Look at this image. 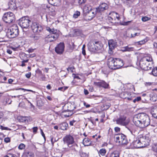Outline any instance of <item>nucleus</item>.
<instances>
[{
    "mask_svg": "<svg viewBox=\"0 0 157 157\" xmlns=\"http://www.w3.org/2000/svg\"><path fill=\"white\" fill-rule=\"evenodd\" d=\"M107 63L109 68L113 70L119 69L124 65V62L121 59L113 57L108 59Z\"/></svg>",
    "mask_w": 157,
    "mask_h": 157,
    "instance_id": "nucleus-1",
    "label": "nucleus"
},
{
    "mask_svg": "<svg viewBox=\"0 0 157 157\" xmlns=\"http://www.w3.org/2000/svg\"><path fill=\"white\" fill-rule=\"evenodd\" d=\"M63 140L64 143L66 144L69 147H71V149L76 151L78 147L77 144L75 143L74 137L71 135H66L63 138Z\"/></svg>",
    "mask_w": 157,
    "mask_h": 157,
    "instance_id": "nucleus-2",
    "label": "nucleus"
},
{
    "mask_svg": "<svg viewBox=\"0 0 157 157\" xmlns=\"http://www.w3.org/2000/svg\"><path fill=\"white\" fill-rule=\"evenodd\" d=\"M120 19L119 14L114 11L110 12L109 14L107 21L112 25L118 23Z\"/></svg>",
    "mask_w": 157,
    "mask_h": 157,
    "instance_id": "nucleus-3",
    "label": "nucleus"
},
{
    "mask_svg": "<svg viewBox=\"0 0 157 157\" xmlns=\"http://www.w3.org/2000/svg\"><path fill=\"white\" fill-rule=\"evenodd\" d=\"M15 16L11 12H7L4 13L2 17V20L5 23L10 24L15 21Z\"/></svg>",
    "mask_w": 157,
    "mask_h": 157,
    "instance_id": "nucleus-4",
    "label": "nucleus"
},
{
    "mask_svg": "<svg viewBox=\"0 0 157 157\" xmlns=\"http://www.w3.org/2000/svg\"><path fill=\"white\" fill-rule=\"evenodd\" d=\"M19 34V30L18 26L14 25L10 29H8L7 33V35L10 38H13L17 36Z\"/></svg>",
    "mask_w": 157,
    "mask_h": 157,
    "instance_id": "nucleus-5",
    "label": "nucleus"
},
{
    "mask_svg": "<svg viewBox=\"0 0 157 157\" xmlns=\"http://www.w3.org/2000/svg\"><path fill=\"white\" fill-rule=\"evenodd\" d=\"M141 123L146 127L150 124V121L148 116L145 113H141L137 114Z\"/></svg>",
    "mask_w": 157,
    "mask_h": 157,
    "instance_id": "nucleus-6",
    "label": "nucleus"
},
{
    "mask_svg": "<svg viewBox=\"0 0 157 157\" xmlns=\"http://www.w3.org/2000/svg\"><path fill=\"white\" fill-rule=\"evenodd\" d=\"M31 22L28 17H23L19 20L18 24L22 28L27 29L29 27Z\"/></svg>",
    "mask_w": 157,
    "mask_h": 157,
    "instance_id": "nucleus-7",
    "label": "nucleus"
},
{
    "mask_svg": "<svg viewBox=\"0 0 157 157\" xmlns=\"http://www.w3.org/2000/svg\"><path fill=\"white\" fill-rule=\"evenodd\" d=\"M31 28L33 32L36 35H39L43 30L42 26L37 22H32Z\"/></svg>",
    "mask_w": 157,
    "mask_h": 157,
    "instance_id": "nucleus-8",
    "label": "nucleus"
},
{
    "mask_svg": "<svg viewBox=\"0 0 157 157\" xmlns=\"http://www.w3.org/2000/svg\"><path fill=\"white\" fill-rule=\"evenodd\" d=\"M115 140L117 143L122 145L127 144L128 143L126 136L122 134L116 135Z\"/></svg>",
    "mask_w": 157,
    "mask_h": 157,
    "instance_id": "nucleus-9",
    "label": "nucleus"
},
{
    "mask_svg": "<svg viewBox=\"0 0 157 157\" xmlns=\"http://www.w3.org/2000/svg\"><path fill=\"white\" fill-rule=\"evenodd\" d=\"M138 139L141 144L143 146V147L149 145L150 141L149 134H147L144 136L140 135L139 136Z\"/></svg>",
    "mask_w": 157,
    "mask_h": 157,
    "instance_id": "nucleus-10",
    "label": "nucleus"
},
{
    "mask_svg": "<svg viewBox=\"0 0 157 157\" xmlns=\"http://www.w3.org/2000/svg\"><path fill=\"white\" fill-rule=\"evenodd\" d=\"M126 128L131 133L135 136L139 133L138 128L134 125L129 124L126 126Z\"/></svg>",
    "mask_w": 157,
    "mask_h": 157,
    "instance_id": "nucleus-11",
    "label": "nucleus"
},
{
    "mask_svg": "<svg viewBox=\"0 0 157 157\" xmlns=\"http://www.w3.org/2000/svg\"><path fill=\"white\" fill-rule=\"evenodd\" d=\"M59 36V32L56 29L53 31V32L48 35L46 38L49 39L48 41L50 42L53 41L57 40Z\"/></svg>",
    "mask_w": 157,
    "mask_h": 157,
    "instance_id": "nucleus-12",
    "label": "nucleus"
},
{
    "mask_svg": "<svg viewBox=\"0 0 157 157\" xmlns=\"http://www.w3.org/2000/svg\"><path fill=\"white\" fill-rule=\"evenodd\" d=\"M127 118L125 115H121L119 118L116 120V123L118 124L126 126L128 125V123L125 121Z\"/></svg>",
    "mask_w": 157,
    "mask_h": 157,
    "instance_id": "nucleus-13",
    "label": "nucleus"
},
{
    "mask_svg": "<svg viewBox=\"0 0 157 157\" xmlns=\"http://www.w3.org/2000/svg\"><path fill=\"white\" fill-rule=\"evenodd\" d=\"M64 43L63 42H60L55 47V51L58 54H62L64 51Z\"/></svg>",
    "mask_w": 157,
    "mask_h": 157,
    "instance_id": "nucleus-14",
    "label": "nucleus"
},
{
    "mask_svg": "<svg viewBox=\"0 0 157 157\" xmlns=\"http://www.w3.org/2000/svg\"><path fill=\"white\" fill-rule=\"evenodd\" d=\"M94 84L99 88L102 87L105 89L110 88L109 84L104 80H101L98 82H94Z\"/></svg>",
    "mask_w": 157,
    "mask_h": 157,
    "instance_id": "nucleus-15",
    "label": "nucleus"
},
{
    "mask_svg": "<svg viewBox=\"0 0 157 157\" xmlns=\"http://www.w3.org/2000/svg\"><path fill=\"white\" fill-rule=\"evenodd\" d=\"M108 8V5L105 3H103L101 4L100 5L96 8L95 12L97 13H100L107 10Z\"/></svg>",
    "mask_w": 157,
    "mask_h": 157,
    "instance_id": "nucleus-16",
    "label": "nucleus"
},
{
    "mask_svg": "<svg viewBox=\"0 0 157 157\" xmlns=\"http://www.w3.org/2000/svg\"><path fill=\"white\" fill-rule=\"evenodd\" d=\"M133 122L135 125L140 128H144V126L141 123L140 121L139 118L137 114L134 116L132 120Z\"/></svg>",
    "mask_w": 157,
    "mask_h": 157,
    "instance_id": "nucleus-17",
    "label": "nucleus"
},
{
    "mask_svg": "<svg viewBox=\"0 0 157 157\" xmlns=\"http://www.w3.org/2000/svg\"><path fill=\"white\" fill-rule=\"evenodd\" d=\"M75 109V105L71 102L65 104L63 106V109L65 111L69 112H72Z\"/></svg>",
    "mask_w": 157,
    "mask_h": 157,
    "instance_id": "nucleus-18",
    "label": "nucleus"
},
{
    "mask_svg": "<svg viewBox=\"0 0 157 157\" xmlns=\"http://www.w3.org/2000/svg\"><path fill=\"white\" fill-rule=\"evenodd\" d=\"M17 119L20 122L26 124L31 122L32 121V118L30 117L19 116L18 117Z\"/></svg>",
    "mask_w": 157,
    "mask_h": 157,
    "instance_id": "nucleus-19",
    "label": "nucleus"
},
{
    "mask_svg": "<svg viewBox=\"0 0 157 157\" xmlns=\"http://www.w3.org/2000/svg\"><path fill=\"white\" fill-rule=\"evenodd\" d=\"M21 157H35V155L32 151L26 149L24 151Z\"/></svg>",
    "mask_w": 157,
    "mask_h": 157,
    "instance_id": "nucleus-20",
    "label": "nucleus"
},
{
    "mask_svg": "<svg viewBox=\"0 0 157 157\" xmlns=\"http://www.w3.org/2000/svg\"><path fill=\"white\" fill-rule=\"evenodd\" d=\"M131 93L129 92L125 91L122 92L121 94L122 98L124 99H127L129 101L132 100V97L131 96Z\"/></svg>",
    "mask_w": 157,
    "mask_h": 157,
    "instance_id": "nucleus-21",
    "label": "nucleus"
},
{
    "mask_svg": "<svg viewBox=\"0 0 157 157\" xmlns=\"http://www.w3.org/2000/svg\"><path fill=\"white\" fill-rule=\"evenodd\" d=\"M88 50L91 52L94 53H98L93 42L89 43L88 45Z\"/></svg>",
    "mask_w": 157,
    "mask_h": 157,
    "instance_id": "nucleus-22",
    "label": "nucleus"
},
{
    "mask_svg": "<svg viewBox=\"0 0 157 157\" xmlns=\"http://www.w3.org/2000/svg\"><path fill=\"white\" fill-rule=\"evenodd\" d=\"M8 8L12 10H14L17 8L16 2L14 0L10 1L8 3Z\"/></svg>",
    "mask_w": 157,
    "mask_h": 157,
    "instance_id": "nucleus-23",
    "label": "nucleus"
},
{
    "mask_svg": "<svg viewBox=\"0 0 157 157\" xmlns=\"http://www.w3.org/2000/svg\"><path fill=\"white\" fill-rule=\"evenodd\" d=\"M148 62L145 61V59H143L142 58L140 59V65L141 69L143 70L147 69L146 67L149 65Z\"/></svg>",
    "mask_w": 157,
    "mask_h": 157,
    "instance_id": "nucleus-24",
    "label": "nucleus"
},
{
    "mask_svg": "<svg viewBox=\"0 0 157 157\" xmlns=\"http://www.w3.org/2000/svg\"><path fill=\"white\" fill-rule=\"evenodd\" d=\"M132 144L135 148H140L143 147V146L141 144L138 138L136 140H134L132 143Z\"/></svg>",
    "mask_w": 157,
    "mask_h": 157,
    "instance_id": "nucleus-25",
    "label": "nucleus"
},
{
    "mask_svg": "<svg viewBox=\"0 0 157 157\" xmlns=\"http://www.w3.org/2000/svg\"><path fill=\"white\" fill-rule=\"evenodd\" d=\"M94 44L98 52L99 51L101 50L103 47V45L101 42L99 41H92Z\"/></svg>",
    "mask_w": 157,
    "mask_h": 157,
    "instance_id": "nucleus-26",
    "label": "nucleus"
},
{
    "mask_svg": "<svg viewBox=\"0 0 157 157\" xmlns=\"http://www.w3.org/2000/svg\"><path fill=\"white\" fill-rule=\"evenodd\" d=\"M59 129L63 131L66 130L68 128V125L66 122H64L59 124Z\"/></svg>",
    "mask_w": 157,
    "mask_h": 157,
    "instance_id": "nucleus-27",
    "label": "nucleus"
},
{
    "mask_svg": "<svg viewBox=\"0 0 157 157\" xmlns=\"http://www.w3.org/2000/svg\"><path fill=\"white\" fill-rule=\"evenodd\" d=\"M108 45L109 49L112 50L116 47L117 42L113 40H110L108 41Z\"/></svg>",
    "mask_w": 157,
    "mask_h": 157,
    "instance_id": "nucleus-28",
    "label": "nucleus"
},
{
    "mask_svg": "<svg viewBox=\"0 0 157 157\" xmlns=\"http://www.w3.org/2000/svg\"><path fill=\"white\" fill-rule=\"evenodd\" d=\"M95 15V13L91 9L88 13H86V17L88 18V20H91L94 17Z\"/></svg>",
    "mask_w": 157,
    "mask_h": 157,
    "instance_id": "nucleus-29",
    "label": "nucleus"
},
{
    "mask_svg": "<svg viewBox=\"0 0 157 157\" xmlns=\"http://www.w3.org/2000/svg\"><path fill=\"white\" fill-rule=\"evenodd\" d=\"M151 113L152 117L157 119V106H155L152 109Z\"/></svg>",
    "mask_w": 157,
    "mask_h": 157,
    "instance_id": "nucleus-30",
    "label": "nucleus"
},
{
    "mask_svg": "<svg viewBox=\"0 0 157 157\" xmlns=\"http://www.w3.org/2000/svg\"><path fill=\"white\" fill-rule=\"evenodd\" d=\"M120 153L117 151H115L109 155H106V157H119Z\"/></svg>",
    "mask_w": 157,
    "mask_h": 157,
    "instance_id": "nucleus-31",
    "label": "nucleus"
},
{
    "mask_svg": "<svg viewBox=\"0 0 157 157\" xmlns=\"http://www.w3.org/2000/svg\"><path fill=\"white\" fill-rule=\"evenodd\" d=\"M68 111H65L64 110L61 113V115L63 117H67L72 115V113L70 114L68 113Z\"/></svg>",
    "mask_w": 157,
    "mask_h": 157,
    "instance_id": "nucleus-32",
    "label": "nucleus"
},
{
    "mask_svg": "<svg viewBox=\"0 0 157 157\" xmlns=\"http://www.w3.org/2000/svg\"><path fill=\"white\" fill-rule=\"evenodd\" d=\"M49 3L51 5L55 6L59 5V0H48Z\"/></svg>",
    "mask_w": 157,
    "mask_h": 157,
    "instance_id": "nucleus-33",
    "label": "nucleus"
},
{
    "mask_svg": "<svg viewBox=\"0 0 157 157\" xmlns=\"http://www.w3.org/2000/svg\"><path fill=\"white\" fill-rule=\"evenodd\" d=\"M148 37H147L145 38L142 40L136 42V44L140 45L144 44L148 41Z\"/></svg>",
    "mask_w": 157,
    "mask_h": 157,
    "instance_id": "nucleus-34",
    "label": "nucleus"
},
{
    "mask_svg": "<svg viewBox=\"0 0 157 157\" xmlns=\"http://www.w3.org/2000/svg\"><path fill=\"white\" fill-rule=\"evenodd\" d=\"M84 144L86 146H89L91 144L90 139L88 138H85L83 140Z\"/></svg>",
    "mask_w": 157,
    "mask_h": 157,
    "instance_id": "nucleus-35",
    "label": "nucleus"
},
{
    "mask_svg": "<svg viewBox=\"0 0 157 157\" xmlns=\"http://www.w3.org/2000/svg\"><path fill=\"white\" fill-rule=\"evenodd\" d=\"M91 9V7L88 5H86L83 7L84 11H85L87 13Z\"/></svg>",
    "mask_w": 157,
    "mask_h": 157,
    "instance_id": "nucleus-36",
    "label": "nucleus"
},
{
    "mask_svg": "<svg viewBox=\"0 0 157 157\" xmlns=\"http://www.w3.org/2000/svg\"><path fill=\"white\" fill-rule=\"evenodd\" d=\"M154 76H157V67H155L153 68L152 71L150 73Z\"/></svg>",
    "mask_w": 157,
    "mask_h": 157,
    "instance_id": "nucleus-37",
    "label": "nucleus"
},
{
    "mask_svg": "<svg viewBox=\"0 0 157 157\" xmlns=\"http://www.w3.org/2000/svg\"><path fill=\"white\" fill-rule=\"evenodd\" d=\"M124 49V51L131 52L134 51V48L133 47H129L128 46H125L123 48Z\"/></svg>",
    "mask_w": 157,
    "mask_h": 157,
    "instance_id": "nucleus-38",
    "label": "nucleus"
},
{
    "mask_svg": "<svg viewBox=\"0 0 157 157\" xmlns=\"http://www.w3.org/2000/svg\"><path fill=\"white\" fill-rule=\"evenodd\" d=\"M75 33L77 36H81L82 34V31L79 29H76L75 30Z\"/></svg>",
    "mask_w": 157,
    "mask_h": 157,
    "instance_id": "nucleus-39",
    "label": "nucleus"
},
{
    "mask_svg": "<svg viewBox=\"0 0 157 157\" xmlns=\"http://www.w3.org/2000/svg\"><path fill=\"white\" fill-rule=\"evenodd\" d=\"M106 153V151L105 148H101L100 149L99 151H98L99 154L102 156L105 155Z\"/></svg>",
    "mask_w": 157,
    "mask_h": 157,
    "instance_id": "nucleus-40",
    "label": "nucleus"
},
{
    "mask_svg": "<svg viewBox=\"0 0 157 157\" xmlns=\"http://www.w3.org/2000/svg\"><path fill=\"white\" fill-rule=\"evenodd\" d=\"M143 59H145V61L147 62H151L152 60V58L150 56H147L142 58Z\"/></svg>",
    "mask_w": 157,
    "mask_h": 157,
    "instance_id": "nucleus-41",
    "label": "nucleus"
},
{
    "mask_svg": "<svg viewBox=\"0 0 157 157\" xmlns=\"http://www.w3.org/2000/svg\"><path fill=\"white\" fill-rule=\"evenodd\" d=\"M150 100L153 102L156 101L157 100V96L154 94L151 97Z\"/></svg>",
    "mask_w": 157,
    "mask_h": 157,
    "instance_id": "nucleus-42",
    "label": "nucleus"
},
{
    "mask_svg": "<svg viewBox=\"0 0 157 157\" xmlns=\"http://www.w3.org/2000/svg\"><path fill=\"white\" fill-rule=\"evenodd\" d=\"M25 145L23 143L20 144L18 147V149L20 150H23L25 149Z\"/></svg>",
    "mask_w": 157,
    "mask_h": 157,
    "instance_id": "nucleus-43",
    "label": "nucleus"
},
{
    "mask_svg": "<svg viewBox=\"0 0 157 157\" xmlns=\"http://www.w3.org/2000/svg\"><path fill=\"white\" fill-rule=\"evenodd\" d=\"M80 13L79 11H77L73 15V17L74 18H76L80 15Z\"/></svg>",
    "mask_w": 157,
    "mask_h": 157,
    "instance_id": "nucleus-44",
    "label": "nucleus"
},
{
    "mask_svg": "<svg viewBox=\"0 0 157 157\" xmlns=\"http://www.w3.org/2000/svg\"><path fill=\"white\" fill-rule=\"evenodd\" d=\"M108 136H109L110 138H112L113 137L114 135L113 134V131L112 129H109V130Z\"/></svg>",
    "mask_w": 157,
    "mask_h": 157,
    "instance_id": "nucleus-45",
    "label": "nucleus"
},
{
    "mask_svg": "<svg viewBox=\"0 0 157 157\" xmlns=\"http://www.w3.org/2000/svg\"><path fill=\"white\" fill-rule=\"evenodd\" d=\"M132 21H124L120 23V25H128Z\"/></svg>",
    "mask_w": 157,
    "mask_h": 157,
    "instance_id": "nucleus-46",
    "label": "nucleus"
},
{
    "mask_svg": "<svg viewBox=\"0 0 157 157\" xmlns=\"http://www.w3.org/2000/svg\"><path fill=\"white\" fill-rule=\"evenodd\" d=\"M152 150L155 153V155L157 156V146H155L152 148Z\"/></svg>",
    "mask_w": 157,
    "mask_h": 157,
    "instance_id": "nucleus-47",
    "label": "nucleus"
},
{
    "mask_svg": "<svg viewBox=\"0 0 157 157\" xmlns=\"http://www.w3.org/2000/svg\"><path fill=\"white\" fill-rule=\"evenodd\" d=\"M46 29L49 32L50 34L53 32V31L56 30L54 29H51L49 27H47Z\"/></svg>",
    "mask_w": 157,
    "mask_h": 157,
    "instance_id": "nucleus-48",
    "label": "nucleus"
},
{
    "mask_svg": "<svg viewBox=\"0 0 157 157\" xmlns=\"http://www.w3.org/2000/svg\"><path fill=\"white\" fill-rule=\"evenodd\" d=\"M110 105L109 104L108 105L106 104H104L103 105V108H104L103 110H107L110 107Z\"/></svg>",
    "mask_w": 157,
    "mask_h": 157,
    "instance_id": "nucleus-49",
    "label": "nucleus"
},
{
    "mask_svg": "<svg viewBox=\"0 0 157 157\" xmlns=\"http://www.w3.org/2000/svg\"><path fill=\"white\" fill-rule=\"evenodd\" d=\"M141 100V98L140 97H136L135 99H134L133 101L134 103H135L136 101H138Z\"/></svg>",
    "mask_w": 157,
    "mask_h": 157,
    "instance_id": "nucleus-50",
    "label": "nucleus"
},
{
    "mask_svg": "<svg viewBox=\"0 0 157 157\" xmlns=\"http://www.w3.org/2000/svg\"><path fill=\"white\" fill-rule=\"evenodd\" d=\"M4 157H17L16 155L9 154L4 156Z\"/></svg>",
    "mask_w": 157,
    "mask_h": 157,
    "instance_id": "nucleus-51",
    "label": "nucleus"
},
{
    "mask_svg": "<svg viewBox=\"0 0 157 157\" xmlns=\"http://www.w3.org/2000/svg\"><path fill=\"white\" fill-rule=\"evenodd\" d=\"M140 33H135V34L133 35L132 34H131V36L130 37V38H133L135 37L136 36H138L140 35Z\"/></svg>",
    "mask_w": 157,
    "mask_h": 157,
    "instance_id": "nucleus-52",
    "label": "nucleus"
},
{
    "mask_svg": "<svg viewBox=\"0 0 157 157\" xmlns=\"http://www.w3.org/2000/svg\"><path fill=\"white\" fill-rule=\"evenodd\" d=\"M4 140L6 143H8L10 141V137H7L4 139Z\"/></svg>",
    "mask_w": 157,
    "mask_h": 157,
    "instance_id": "nucleus-53",
    "label": "nucleus"
},
{
    "mask_svg": "<svg viewBox=\"0 0 157 157\" xmlns=\"http://www.w3.org/2000/svg\"><path fill=\"white\" fill-rule=\"evenodd\" d=\"M81 157H88V155L85 153L82 152L81 155Z\"/></svg>",
    "mask_w": 157,
    "mask_h": 157,
    "instance_id": "nucleus-54",
    "label": "nucleus"
},
{
    "mask_svg": "<svg viewBox=\"0 0 157 157\" xmlns=\"http://www.w3.org/2000/svg\"><path fill=\"white\" fill-rule=\"evenodd\" d=\"M25 76L27 78H30L31 76V73L30 72H29L28 73L26 74H25Z\"/></svg>",
    "mask_w": 157,
    "mask_h": 157,
    "instance_id": "nucleus-55",
    "label": "nucleus"
},
{
    "mask_svg": "<svg viewBox=\"0 0 157 157\" xmlns=\"http://www.w3.org/2000/svg\"><path fill=\"white\" fill-rule=\"evenodd\" d=\"M149 20L148 17H143L142 18V20L143 21H146Z\"/></svg>",
    "mask_w": 157,
    "mask_h": 157,
    "instance_id": "nucleus-56",
    "label": "nucleus"
},
{
    "mask_svg": "<svg viewBox=\"0 0 157 157\" xmlns=\"http://www.w3.org/2000/svg\"><path fill=\"white\" fill-rule=\"evenodd\" d=\"M86 1V0H78V3L79 4H82L84 3Z\"/></svg>",
    "mask_w": 157,
    "mask_h": 157,
    "instance_id": "nucleus-57",
    "label": "nucleus"
},
{
    "mask_svg": "<svg viewBox=\"0 0 157 157\" xmlns=\"http://www.w3.org/2000/svg\"><path fill=\"white\" fill-rule=\"evenodd\" d=\"M114 130L115 132H118L120 131V128L118 127H115L114 128Z\"/></svg>",
    "mask_w": 157,
    "mask_h": 157,
    "instance_id": "nucleus-58",
    "label": "nucleus"
},
{
    "mask_svg": "<svg viewBox=\"0 0 157 157\" xmlns=\"http://www.w3.org/2000/svg\"><path fill=\"white\" fill-rule=\"evenodd\" d=\"M38 128L37 127H34L33 128V132L34 133H36L37 131Z\"/></svg>",
    "mask_w": 157,
    "mask_h": 157,
    "instance_id": "nucleus-59",
    "label": "nucleus"
},
{
    "mask_svg": "<svg viewBox=\"0 0 157 157\" xmlns=\"http://www.w3.org/2000/svg\"><path fill=\"white\" fill-rule=\"evenodd\" d=\"M0 128L3 130H8L9 128L7 127H3L2 125H0Z\"/></svg>",
    "mask_w": 157,
    "mask_h": 157,
    "instance_id": "nucleus-60",
    "label": "nucleus"
},
{
    "mask_svg": "<svg viewBox=\"0 0 157 157\" xmlns=\"http://www.w3.org/2000/svg\"><path fill=\"white\" fill-rule=\"evenodd\" d=\"M76 121L73 120L70 121L69 124L71 126H73L74 123L76 122Z\"/></svg>",
    "mask_w": 157,
    "mask_h": 157,
    "instance_id": "nucleus-61",
    "label": "nucleus"
},
{
    "mask_svg": "<svg viewBox=\"0 0 157 157\" xmlns=\"http://www.w3.org/2000/svg\"><path fill=\"white\" fill-rule=\"evenodd\" d=\"M89 92L88 90L85 89L84 90V93L85 95H87L89 94Z\"/></svg>",
    "mask_w": 157,
    "mask_h": 157,
    "instance_id": "nucleus-62",
    "label": "nucleus"
},
{
    "mask_svg": "<svg viewBox=\"0 0 157 157\" xmlns=\"http://www.w3.org/2000/svg\"><path fill=\"white\" fill-rule=\"evenodd\" d=\"M83 105H84V106H85L86 108H89L90 106V105L87 104L86 103L85 101H84L83 102Z\"/></svg>",
    "mask_w": 157,
    "mask_h": 157,
    "instance_id": "nucleus-63",
    "label": "nucleus"
},
{
    "mask_svg": "<svg viewBox=\"0 0 157 157\" xmlns=\"http://www.w3.org/2000/svg\"><path fill=\"white\" fill-rule=\"evenodd\" d=\"M36 72L37 73L40 74H42V73L41 71L40 70L39 68L37 69L36 70Z\"/></svg>",
    "mask_w": 157,
    "mask_h": 157,
    "instance_id": "nucleus-64",
    "label": "nucleus"
}]
</instances>
